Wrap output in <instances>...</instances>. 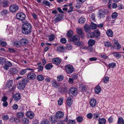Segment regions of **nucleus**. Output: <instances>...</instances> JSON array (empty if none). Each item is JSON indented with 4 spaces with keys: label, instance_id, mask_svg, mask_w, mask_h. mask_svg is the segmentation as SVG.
Returning a JSON list of instances; mask_svg holds the SVG:
<instances>
[{
    "label": "nucleus",
    "instance_id": "nucleus-1",
    "mask_svg": "<svg viewBox=\"0 0 124 124\" xmlns=\"http://www.w3.org/2000/svg\"><path fill=\"white\" fill-rule=\"evenodd\" d=\"M21 29L23 34L26 35H28L32 31V26L31 24L29 23H24L23 24Z\"/></svg>",
    "mask_w": 124,
    "mask_h": 124
},
{
    "label": "nucleus",
    "instance_id": "nucleus-2",
    "mask_svg": "<svg viewBox=\"0 0 124 124\" xmlns=\"http://www.w3.org/2000/svg\"><path fill=\"white\" fill-rule=\"evenodd\" d=\"M27 80L23 79L18 81L17 83V87L20 89H23L25 88L26 85L28 83Z\"/></svg>",
    "mask_w": 124,
    "mask_h": 124
},
{
    "label": "nucleus",
    "instance_id": "nucleus-3",
    "mask_svg": "<svg viewBox=\"0 0 124 124\" xmlns=\"http://www.w3.org/2000/svg\"><path fill=\"white\" fill-rule=\"evenodd\" d=\"M80 38L78 35L74 36L72 38V41L77 46H79L82 45V43L80 41Z\"/></svg>",
    "mask_w": 124,
    "mask_h": 124
},
{
    "label": "nucleus",
    "instance_id": "nucleus-4",
    "mask_svg": "<svg viewBox=\"0 0 124 124\" xmlns=\"http://www.w3.org/2000/svg\"><path fill=\"white\" fill-rule=\"evenodd\" d=\"M16 16L17 19L23 22V23H24L25 15L23 13H17Z\"/></svg>",
    "mask_w": 124,
    "mask_h": 124
},
{
    "label": "nucleus",
    "instance_id": "nucleus-5",
    "mask_svg": "<svg viewBox=\"0 0 124 124\" xmlns=\"http://www.w3.org/2000/svg\"><path fill=\"white\" fill-rule=\"evenodd\" d=\"M77 90L76 88L72 87L69 90V94L72 97L75 96L77 94Z\"/></svg>",
    "mask_w": 124,
    "mask_h": 124
},
{
    "label": "nucleus",
    "instance_id": "nucleus-6",
    "mask_svg": "<svg viewBox=\"0 0 124 124\" xmlns=\"http://www.w3.org/2000/svg\"><path fill=\"white\" fill-rule=\"evenodd\" d=\"M19 7L16 4H12L9 7V10L12 13L16 12L18 10Z\"/></svg>",
    "mask_w": 124,
    "mask_h": 124
},
{
    "label": "nucleus",
    "instance_id": "nucleus-7",
    "mask_svg": "<svg viewBox=\"0 0 124 124\" xmlns=\"http://www.w3.org/2000/svg\"><path fill=\"white\" fill-rule=\"evenodd\" d=\"M76 31L77 33L81 36L82 38H84V33L82 29L80 27L77 28H76Z\"/></svg>",
    "mask_w": 124,
    "mask_h": 124
},
{
    "label": "nucleus",
    "instance_id": "nucleus-8",
    "mask_svg": "<svg viewBox=\"0 0 124 124\" xmlns=\"http://www.w3.org/2000/svg\"><path fill=\"white\" fill-rule=\"evenodd\" d=\"M36 76L35 74L32 72L29 73L27 76L28 78L30 80L34 79Z\"/></svg>",
    "mask_w": 124,
    "mask_h": 124
},
{
    "label": "nucleus",
    "instance_id": "nucleus-9",
    "mask_svg": "<svg viewBox=\"0 0 124 124\" xmlns=\"http://www.w3.org/2000/svg\"><path fill=\"white\" fill-rule=\"evenodd\" d=\"M49 119L50 122L53 124L55 123L57 121V117L55 116H51Z\"/></svg>",
    "mask_w": 124,
    "mask_h": 124
},
{
    "label": "nucleus",
    "instance_id": "nucleus-10",
    "mask_svg": "<svg viewBox=\"0 0 124 124\" xmlns=\"http://www.w3.org/2000/svg\"><path fill=\"white\" fill-rule=\"evenodd\" d=\"M52 61L55 64L58 65L60 64L61 60L59 58H54L52 59Z\"/></svg>",
    "mask_w": 124,
    "mask_h": 124
},
{
    "label": "nucleus",
    "instance_id": "nucleus-11",
    "mask_svg": "<svg viewBox=\"0 0 124 124\" xmlns=\"http://www.w3.org/2000/svg\"><path fill=\"white\" fill-rule=\"evenodd\" d=\"M57 51L60 53L63 52L65 50V49L63 46H59L57 47Z\"/></svg>",
    "mask_w": 124,
    "mask_h": 124
},
{
    "label": "nucleus",
    "instance_id": "nucleus-12",
    "mask_svg": "<svg viewBox=\"0 0 124 124\" xmlns=\"http://www.w3.org/2000/svg\"><path fill=\"white\" fill-rule=\"evenodd\" d=\"M26 116L30 119H32L34 116V113L31 111H27L26 113Z\"/></svg>",
    "mask_w": 124,
    "mask_h": 124
},
{
    "label": "nucleus",
    "instance_id": "nucleus-13",
    "mask_svg": "<svg viewBox=\"0 0 124 124\" xmlns=\"http://www.w3.org/2000/svg\"><path fill=\"white\" fill-rule=\"evenodd\" d=\"M99 11L100 12L98 14V17L100 18H103L105 17L104 15L106 14V13L104 10L101 9Z\"/></svg>",
    "mask_w": 124,
    "mask_h": 124
},
{
    "label": "nucleus",
    "instance_id": "nucleus-14",
    "mask_svg": "<svg viewBox=\"0 0 124 124\" xmlns=\"http://www.w3.org/2000/svg\"><path fill=\"white\" fill-rule=\"evenodd\" d=\"M89 104L91 107H94L96 105L97 101L94 98L91 99L90 100Z\"/></svg>",
    "mask_w": 124,
    "mask_h": 124
},
{
    "label": "nucleus",
    "instance_id": "nucleus-15",
    "mask_svg": "<svg viewBox=\"0 0 124 124\" xmlns=\"http://www.w3.org/2000/svg\"><path fill=\"white\" fill-rule=\"evenodd\" d=\"M11 63L9 61L6 62L3 66V68L6 70H8V69L9 67H11L12 66Z\"/></svg>",
    "mask_w": 124,
    "mask_h": 124
},
{
    "label": "nucleus",
    "instance_id": "nucleus-16",
    "mask_svg": "<svg viewBox=\"0 0 124 124\" xmlns=\"http://www.w3.org/2000/svg\"><path fill=\"white\" fill-rule=\"evenodd\" d=\"M20 41L22 45H26L28 42L27 39L26 38H23L21 39Z\"/></svg>",
    "mask_w": 124,
    "mask_h": 124
},
{
    "label": "nucleus",
    "instance_id": "nucleus-17",
    "mask_svg": "<svg viewBox=\"0 0 124 124\" xmlns=\"http://www.w3.org/2000/svg\"><path fill=\"white\" fill-rule=\"evenodd\" d=\"M21 96L20 94L18 93H16L14 97V100L17 101L21 99Z\"/></svg>",
    "mask_w": 124,
    "mask_h": 124
},
{
    "label": "nucleus",
    "instance_id": "nucleus-18",
    "mask_svg": "<svg viewBox=\"0 0 124 124\" xmlns=\"http://www.w3.org/2000/svg\"><path fill=\"white\" fill-rule=\"evenodd\" d=\"M63 113L61 111H58L56 114V116L58 118H60L63 117L64 116Z\"/></svg>",
    "mask_w": 124,
    "mask_h": 124
},
{
    "label": "nucleus",
    "instance_id": "nucleus-19",
    "mask_svg": "<svg viewBox=\"0 0 124 124\" xmlns=\"http://www.w3.org/2000/svg\"><path fill=\"white\" fill-rule=\"evenodd\" d=\"M13 84V80H10L8 81L6 83L5 85V87L7 88H10L12 85Z\"/></svg>",
    "mask_w": 124,
    "mask_h": 124
},
{
    "label": "nucleus",
    "instance_id": "nucleus-20",
    "mask_svg": "<svg viewBox=\"0 0 124 124\" xmlns=\"http://www.w3.org/2000/svg\"><path fill=\"white\" fill-rule=\"evenodd\" d=\"M84 31L86 32H88L91 29V28L90 25H89L87 24H85L84 26Z\"/></svg>",
    "mask_w": 124,
    "mask_h": 124
},
{
    "label": "nucleus",
    "instance_id": "nucleus-21",
    "mask_svg": "<svg viewBox=\"0 0 124 124\" xmlns=\"http://www.w3.org/2000/svg\"><path fill=\"white\" fill-rule=\"evenodd\" d=\"M66 101L68 106H70L71 105L72 103V101L70 97H69L68 98L67 100Z\"/></svg>",
    "mask_w": 124,
    "mask_h": 124
},
{
    "label": "nucleus",
    "instance_id": "nucleus-22",
    "mask_svg": "<svg viewBox=\"0 0 124 124\" xmlns=\"http://www.w3.org/2000/svg\"><path fill=\"white\" fill-rule=\"evenodd\" d=\"M95 92L97 94L99 93L101 91V88L99 85H97L94 89Z\"/></svg>",
    "mask_w": 124,
    "mask_h": 124
},
{
    "label": "nucleus",
    "instance_id": "nucleus-23",
    "mask_svg": "<svg viewBox=\"0 0 124 124\" xmlns=\"http://www.w3.org/2000/svg\"><path fill=\"white\" fill-rule=\"evenodd\" d=\"M22 121L24 124H28L29 123V119L27 118H23L22 119Z\"/></svg>",
    "mask_w": 124,
    "mask_h": 124
},
{
    "label": "nucleus",
    "instance_id": "nucleus-24",
    "mask_svg": "<svg viewBox=\"0 0 124 124\" xmlns=\"http://www.w3.org/2000/svg\"><path fill=\"white\" fill-rule=\"evenodd\" d=\"M13 28L12 27L9 26H8L6 29V31L7 32L9 33H11L13 32Z\"/></svg>",
    "mask_w": 124,
    "mask_h": 124
},
{
    "label": "nucleus",
    "instance_id": "nucleus-25",
    "mask_svg": "<svg viewBox=\"0 0 124 124\" xmlns=\"http://www.w3.org/2000/svg\"><path fill=\"white\" fill-rule=\"evenodd\" d=\"M94 37H99L100 34V33L98 30H96L94 31Z\"/></svg>",
    "mask_w": 124,
    "mask_h": 124
},
{
    "label": "nucleus",
    "instance_id": "nucleus-26",
    "mask_svg": "<svg viewBox=\"0 0 124 124\" xmlns=\"http://www.w3.org/2000/svg\"><path fill=\"white\" fill-rule=\"evenodd\" d=\"M85 21V18L83 17L80 18L78 20V22L81 24L84 23Z\"/></svg>",
    "mask_w": 124,
    "mask_h": 124
},
{
    "label": "nucleus",
    "instance_id": "nucleus-27",
    "mask_svg": "<svg viewBox=\"0 0 124 124\" xmlns=\"http://www.w3.org/2000/svg\"><path fill=\"white\" fill-rule=\"evenodd\" d=\"M9 11L7 10L6 9L2 10V11L0 12V15L2 16H4L6 15L7 14H9Z\"/></svg>",
    "mask_w": 124,
    "mask_h": 124
},
{
    "label": "nucleus",
    "instance_id": "nucleus-28",
    "mask_svg": "<svg viewBox=\"0 0 124 124\" xmlns=\"http://www.w3.org/2000/svg\"><path fill=\"white\" fill-rule=\"evenodd\" d=\"M106 120L104 118L100 119L99 120V124H105L106 123Z\"/></svg>",
    "mask_w": 124,
    "mask_h": 124
},
{
    "label": "nucleus",
    "instance_id": "nucleus-29",
    "mask_svg": "<svg viewBox=\"0 0 124 124\" xmlns=\"http://www.w3.org/2000/svg\"><path fill=\"white\" fill-rule=\"evenodd\" d=\"M94 31L90 32L87 34V36L88 38H94Z\"/></svg>",
    "mask_w": 124,
    "mask_h": 124
},
{
    "label": "nucleus",
    "instance_id": "nucleus-30",
    "mask_svg": "<svg viewBox=\"0 0 124 124\" xmlns=\"http://www.w3.org/2000/svg\"><path fill=\"white\" fill-rule=\"evenodd\" d=\"M74 68L72 65L68 64L65 66V69L68 70H74Z\"/></svg>",
    "mask_w": 124,
    "mask_h": 124
},
{
    "label": "nucleus",
    "instance_id": "nucleus-31",
    "mask_svg": "<svg viewBox=\"0 0 124 124\" xmlns=\"http://www.w3.org/2000/svg\"><path fill=\"white\" fill-rule=\"evenodd\" d=\"M44 79V77L42 75H40L38 76L37 77V79L39 81L43 80Z\"/></svg>",
    "mask_w": 124,
    "mask_h": 124
},
{
    "label": "nucleus",
    "instance_id": "nucleus-32",
    "mask_svg": "<svg viewBox=\"0 0 124 124\" xmlns=\"http://www.w3.org/2000/svg\"><path fill=\"white\" fill-rule=\"evenodd\" d=\"M107 35L109 37H112L113 36V32L112 31L110 30H108L107 31Z\"/></svg>",
    "mask_w": 124,
    "mask_h": 124
},
{
    "label": "nucleus",
    "instance_id": "nucleus-33",
    "mask_svg": "<svg viewBox=\"0 0 124 124\" xmlns=\"http://www.w3.org/2000/svg\"><path fill=\"white\" fill-rule=\"evenodd\" d=\"M55 38V36L53 34H52L49 36V41H53Z\"/></svg>",
    "mask_w": 124,
    "mask_h": 124
},
{
    "label": "nucleus",
    "instance_id": "nucleus-34",
    "mask_svg": "<svg viewBox=\"0 0 124 124\" xmlns=\"http://www.w3.org/2000/svg\"><path fill=\"white\" fill-rule=\"evenodd\" d=\"M53 66L51 63H48L46 65L45 67L46 69L47 70H50L51 69Z\"/></svg>",
    "mask_w": 124,
    "mask_h": 124
},
{
    "label": "nucleus",
    "instance_id": "nucleus-35",
    "mask_svg": "<svg viewBox=\"0 0 124 124\" xmlns=\"http://www.w3.org/2000/svg\"><path fill=\"white\" fill-rule=\"evenodd\" d=\"M79 87L83 92L85 91L86 90V87L85 85L82 84H80Z\"/></svg>",
    "mask_w": 124,
    "mask_h": 124
},
{
    "label": "nucleus",
    "instance_id": "nucleus-36",
    "mask_svg": "<svg viewBox=\"0 0 124 124\" xmlns=\"http://www.w3.org/2000/svg\"><path fill=\"white\" fill-rule=\"evenodd\" d=\"M91 29H94L97 27V25L96 24L94 23L93 22H91L90 25Z\"/></svg>",
    "mask_w": 124,
    "mask_h": 124
},
{
    "label": "nucleus",
    "instance_id": "nucleus-37",
    "mask_svg": "<svg viewBox=\"0 0 124 124\" xmlns=\"http://www.w3.org/2000/svg\"><path fill=\"white\" fill-rule=\"evenodd\" d=\"M77 122L78 123H81L83 120V118L82 116H79L76 118Z\"/></svg>",
    "mask_w": 124,
    "mask_h": 124
},
{
    "label": "nucleus",
    "instance_id": "nucleus-38",
    "mask_svg": "<svg viewBox=\"0 0 124 124\" xmlns=\"http://www.w3.org/2000/svg\"><path fill=\"white\" fill-rule=\"evenodd\" d=\"M58 84L57 82L55 80H53L52 81V85L53 87L56 88H57L58 86Z\"/></svg>",
    "mask_w": 124,
    "mask_h": 124
},
{
    "label": "nucleus",
    "instance_id": "nucleus-39",
    "mask_svg": "<svg viewBox=\"0 0 124 124\" xmlns=\"http://www.w3.org/2000/svg\"><path fill=\"white\" fill-rule=\"evenodd\" d=\"M95 41L92 39H90L89 40L88 42L89 45L92 46L95 44Z\"/></svg>",
    "mask_w": 124,
    "mask_h": 124
},
{
    "label": "nucleus",
    "instance_id": "nucleus-40",
    "mask_svg": "<svg viewBox=\"0 0 124 124\" xmlns=\"http://www.w3.org/2000/svg\"><path fill=\"white\" fill-rule=\"evenodd\" d=\"M124 123L123 118L121 117H120L118 119V124H122Z\"/></svg>",
    "mask_w": 124,
    "mask_h": 124
},
{
    "label": "nucleus",
    "instance_id": "nucleus-41",
    "mask_svg": "<svg viewBox=\"0 0 124 124\" xmlns=\"http://www.w3.org/2000/svg\"><path fill=\"white\" fill-rule=\"evenodd\" d=\"M17 115L19 118H22L24 116L23 113L22 112H19L17 113Z\"/></svg>",
    "mask_w": 124,
    "mask_h": 124
},
{
    "label": "nucleus",
    "instance_id": "nucleus-42",
    "mask_svg": "<svg viewBox=\"0 0 124 124\" xmlns=\"http://www.w3.org/2000/svg\"><path fill=\"white\" fill-rule=\"evenodd\" d=\"M118 14L116 12H114L112 14L111 17L113 19H115L117 17Z\"/></svg>",
    "mask_w": 124,
    "mask_h": 124
},
{
    "label": "nucleus",
    "instance_id": "nucleus-43",
    "mask_svg": "<svg viewBox=\"0 0 124 124\" xmlns=\"http://www.w3.org/2000/svg\"><path fill=\"white\" fill-rule=\"evenodd\" d=\"M89 51L92 52L93 50V48H92V46L89 45L86 48Z\"/></svg>",
    "mask_w": 124,
    "mask_h": 124
},
{
    "label": "nucleus",
    "instance_id": "nucleus-44",
    "mask_svg": "<svg viewBox=\"0 0 124 124\" xmlns=\"http://www.w3.org/2000/svg\"><path fill=\"white\" fill-rule=\"evenodd\" d=\"M89 51L92 52L93 50V48H92V46L89 45L86 48Z\"/></svg>",
    "mask_w": 124,
    "mask_h": 124
},
{
    "label": "nucleus",
    "instance_id": "nucleus-45",
    "mask_svg": "<svg viewBox=\"0 0 124 124\" xmlns=\"http://www.w3.org/2000/svg\"><path fill=\"white\" fill-rule=\"evenodd\" d=\"M73 31L70 30L67 33V36L69 37H70L73 35Z\"/></svg>",
    "mask_w": 124,
    "mask_h": 124
},
{
    "label": "nucleus",
    "instance_id": "nucleus-46",
    "mask_svg": "<svg viewBox=\"0 0 124 124\" xmlns=\"http://www.w3.org/2000/svg\"><path fill=\"white\" fill-rule=\"evenodd\" d=\"M63 78L64 77L62 75H60L57 77V79L58 81H61L63 79Z\"/></svg>",
    "mask_w": 124,
    "mask_h": 124
},
{
    "label": "nucleus",
    "instance_id": "nucleus-47",
    "mask_svg": "<svg viewBox=\"0 0 124 124\" xmlns=\"http://www.w3.org/2000/svg\"><path fill=\"white\" fill-rule=\"evenodd\" d=\"M2 3L3 4V6L4 7H8V4L7 1L6 0H4L2 2Z\"/></svg>",
    "mask_w": 124,
    "mask_h": 124
},
{
    "label": "nucleus",
    "instance_id": "nucleus-48",
    "mask_svg": "<svg viewBox=\"0 0 124 124\" xmlns=\"http://www.w3.org/2000/svg\"><path fill=\"white\" fill-rule=\"evenodd\" d=\"M42 2L44 4L47 6H49L50 4V3L49 1L46 0L43 1Z\"/></svg>",
    "mask_w": 124,
    "mask_h": 124
},
{
    "label": "nucleus",
    "instance_id": "nucleus-49",
    "mask_svg": "<svg viewBox=\"0 0 124 124\" xmlns=\"http://www.w3.org/2000/svg\"><path fill=\"white\" fill-rule=\"evenodd\" d=\"M41 124H50V122L47 120H44L41 121Z\"/></svg>",
    "mask_w": 124,
    "mask_h": 124
},
{
    "label": "nucleus",
    "instance_id": "nucleus-50",
    "mask_svg": "<svg viewBox=\"0 0 124 124\" xmlns=\"http://www.w3.org/2000/svg\"><path fill=\"white\" fill-rule=\"evenodd\" d=\"M72 47L70 44H67L66 47V48L68 50H70L72 49Z\"/></svg>",
    "mask_w": 124,
    "mask_h": 124
},
{
    "label": "nucleus",
    "instance_id": "nucleus-51",
    "mask_svg": "<svg viewBox=\"0 0 124 124\" xmlns=\"http://www.w3.org/2000/svg\"><path fill=\"white\" fill-rule=\"evenodd\" d=\"M75 121L74 120H69L67 122V124H75Z\"/></svg>",
    "mask_w": 124,
    "mask_h": 124
},
{
    "label": "nucleus",
    "instance_id": "nucleus-52",
    "mask_svg": "<svg viewBox=\"0 0 124 124\" xmlns=\"http://www.w3.org/2000/svg\"><path fill=\"white\" fill-rule=\"evenodd\" d=\"M116 66V64L114 63H112L109 64L108 66L110 68H113Z\"/></svg>",
    "mask_w": 124,
    "mask_h": 124
},
{
    "label": "nucleus",
    "instance_id": "nucleus-53",
    "mask_svg": "<svg viewBox=\"0 0 124 124\" xmlns=\"http://www.w3.org/2000/svg\"><path fill=\"white\" fill-rule=\"evenodd\" d=\"M114 56L118 58H120L121 56V55L119 53H114Z\"/></svg>",
    "mask_w": 124,
    "mask_h": 124
},
{
    "label": "nucleus",
    "instance_id": "nucleus-54",
    "mask_svg": "<svg viewBox=\"0 0 124 124\" xmlns=\"http://www.w3.org/2000/svg\"><path fill=\"white\" fill-rule=\"evenodd\" d=\"M14 43L15 45L17 47H19L22 45L20 42H20H15Z\"/></svg>",
    "mask_w": 124,
    "mask_h": 124
},
{
    "label": "nucleus",
    "instance_id": "nucleus-55",
    "mask_svg": "<svg viewBox=\"0 0 124 124\" xmlns=\"http://www.w3.org/2000/svg\"><path fill=\"white\" fill-rule=\"evenodd\" d=\"M2 118L3 120H8L9 119L8 115H5L2 116Z\"/></svg>",
    "mask_w": 124,
    "mask_h": 124
},
{
    "label": "nucleus",
    "instance_id": "nucleus-56",
    "mask_svg": "<svg viewBox=\"0 0 124 124\" xmlns=\"http://www.w3.org/2000/svg\"><path fill=\"white\" fill-rule=\"evenodd\" d=\"M105 46L107 47H109L111 45V43L107 41L104 43Z\"/></svg>",
    "mask_w": 124,
    "mask_h": 124
},
{
    "label": "nucleus",
    "instance_id": "nucleus-57",
    "mask_svg": "<svg viewBox=\"0 0 124 124\" xmlns=\"http://www.w3.org/2000/svg\"><path fill=\"white\" fill-rule=\"evenodd\" d=\"M103 82L105 83H107L109 80V78L108 77L106 76L103 78Z\"/></svg>",
    "mask_w": 124,
    "mask_h": 124
},
{
    "label": "nucleus",
    "instance_id": "nucleus-58",
    "mask_svg": "<svg viewBox=\"0 0 124 124\" xmlns=\"http://www.w3.org/2000/svg\"><path fill=\"white\" fill-rule=\"evenodd\" d=\"M66 40L64 38H61L60 40V42L62 43L65 44L66 42Z\"/></svg>",
    "mask_w": 124,
    "mask_h": 124
},
{
    "label": "nucleus",
    "instance_id": "nucleus-59",
    "mask_svg": "<svg viewBox=\"0 0 124 124\" xmlns=\"http://www.w3.org/2000/svg\"><path fill=\"white\" fill-rule=\"evenodd\" d=\"M114 43L118 49H120L121 48V46L119 43L115 41Z\"/></svg>",
    "mask_w": 124,
    "mask_h": 124
},
{
    "label": "nucleus",
    "instance_id": "nucleus-60",
    "mask_svg": "<svg viewBox=\"0 0 124 124\" xmlns=\"http://www.w3.org/2000/svg\"><path fill=\"white\" fill-rule=\"evenodd\" d=\"M101 57L103 58L106 59L108 58V56L106 55L104 53H102L101 54Z\"/></svg>",
    "mask_w": 124,
    "mask_h": 124
},
{
    "label": "nucleus",
    "instance_id": "nucleus-61",
    "mask_svg": "<svg viewBox=\"0 0 124 124\" xmlns=\"http://www.w3.org/2000/svg\"><path fill=\"white\" fill-rule=\"evenodd\" d=\"M93 115L91 113H89L87 115V117L89 119H91L93 117Z\"/></svg>",
    "mask_w": 124,
    "mask_h": 124
},
{
    "label": "nucleus",
    "instance_id": "nucleus-62",
    "mask_svg": "<svg viewBox=\"0 0 124 124\" xmlns=\"http://www.w3.org/2000/svg\"><path fill=\"white\" fill-rule=\"evenodd\" d=\"M63 100L62 99H60L58 100V103L59 105H61L63 103Z\"/></svg>",
    "mask_w": 124,
    "mask_h": 124
},
{
    "label": "nucleus",
    "instance_id": "nucleus-63",
    "mask_svg": "<svg viewBox=\"0 0 124 124\" xmlns=\"http://www.w3.org/2000/svg\"><path fill=\"white\" fill-rule=\"evenodd\" d=\"M85 0H77V3L79 4H81L83 3Z\"/></svg>",
    "mask_w": 124,
    "mask_h": 124
},
{
    "label": "nucleus",
    "instance_id": "nucleus-64",
    "mask_svg": "<svg viewBox=\"0 0 124 124\" xmlns=\"http://www.w3.org/2000/svg\"><path fill=\"white\" fill-rule=\"evenodd\" d=\"M12 107L13 109L16 110L18 108V106L17 104H15L12 106Z\"/></svg>",
    "mask_w": 124,
    "mask_h": 124
}]
</instances>
